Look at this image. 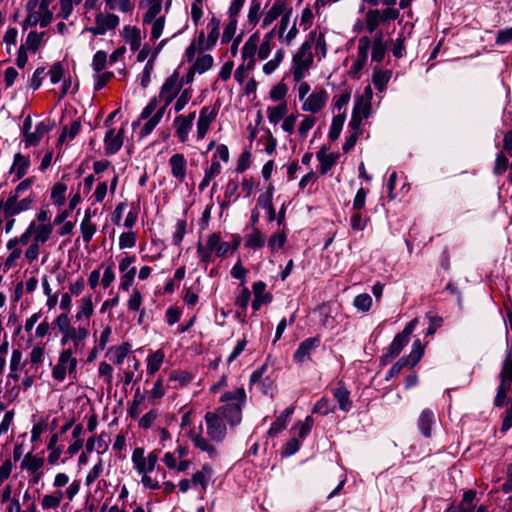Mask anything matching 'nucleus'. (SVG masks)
<instances>
[{
  "label": "nucleus",
  "instance_id": "473e14b6",
  "mask_svg": "<svg viewBox=\"0 0 512 512\" xmlns=\"http://www.w3.org/2000/svg\"><path fill=\"white\" fill-rule=\"evenodd\" d=\"M331 392L341 411L347 413L352 409L353 402L350 398V392L343 385L339 384Z\"/></svg>",
  "mask_w": 512,
  "mask_h": 512
},
{
  "label": "nucleus",
  "instance_id": "bf43d9fd",
  "mask_svg": "<svg viewBox=\"0 0 512 512\" xmlns=\"http://www.w3.org/2000/svg\"><path fill=\"white\" fill-rule=\"evenodd\" d=\"M18 30L16 27L9 26L4 32L3 43L6 46V51L11 54L12 48L17 45Z\"/></svg>",
  "mask_w": 512,
  "mask_h": 512
},
{
  "label": "nucleus",
  "instance_id": "c756f323",
  "mask_svg": "<svg viewBox=\"0 0 512 512\" xmlns=\"http://www.w3.org/2000/svg\"><path fill=\"white\" fill-rule=\"evenodd\" d=\"M254 293V300L252 301V308L254 311L260 309L264 304H269L272 301V295L266 292V283L263 281L255 282L252 286Z\"/></svg>",
  "mask_w": 512,
  "mask_h": 512
},
{
  "label": "nucleus",
  "instance_id": "680f3d73",
  "mask_svg": "<svg viewBox=\"0 0 512 512\" xmlns=\"http://www.w3.org/2000/svg\"><path fill=\"white\" fill-rule=\"evenodd\" d=\"M354 307L361 312H368L372 306V297L367 293L357 295L353 301Z\"/></svg>",
  "mask_w": 512,
  "mask_h": 512
},
{
  "label": "nucleus",
  "instance_id": "ea45409f",
  "mask_svg": "<svg viewBox=\"0 0 512 512\" xmlns=\"http://www.w3.org/2000/svg\"><path fill=\"white\" fill-rule=\"evenodd\" d=\"M165 358L163 350L159 349L154 353L148 355L146 359V369L149 376H153L157 371L160 370Z\"/></svg>",
  "mask_w": 512,
  "mask_h": 512
},
{
  "label": "nucleus",
  "instance_id": "a211bd4d",
  "mask_svg": "<svg viewBox=\"0 0 512 512\" xmlns=\"http://www.w3.org/2000/svg\"><path fill=\"white\" fill-rule=\"evenodd\" d=\"M371 40L368 37H361L358 41L357 58L353 61L349 74L354 78H359L361 70L367 63Z\"/></svg>",
  "mask_w": 512,
  "mask_h": 512
},
{
  "label": "nucleus",
  "instance_id": "20e7f679",
  "mask_svg": "<svg viewBox=\"0 0 512 512\" xmlns=\"http://www.w3.org/2000/svg\"><path fill=\"white\" fill-rule=\"evenodd\" d=\"M84 347L85 343H79L77 350L75 344H68L67 347H64L51 371L54 380L61 383L66 379L67 374L75 378L78 365L77 356L83 353Z\"/></svg>",
  "mask_w": 512,
  "mask_h": 512
},
{
  "label": "nucleus",
  "instance_id": "aec40b11",
  "mask_svg": "<svg viewBox=\"0 0 512 512\" xmlns=\"http://www.w3.org/2000/svg\"><path fill=\"white\" fill-rule=\"evenodd\" d=\"M195 117V112H191L188 115H178L175 117L173 121V127L175 129L176 136L181 143H185L188 140Z\"/></svg>",
  "mask_w": 512,
  "mask_h": 512
},
{
  "label": "nucleus",
  "instance_id": "f3484780",
  "mask_svg": "<svg viewBox=\"0 0 512 512\" xmlns=\"http://www.w3.org/2000/svg\"><path fill=\"white\" fill-rule=\"evenodd\" d=\"M120 24V18L114 13H98L95 17V25L88 28L93 35H105L108 31L116 29Z\"/></svg>",
  "mask_w": 512,
  "mask_h": 512
},
{
  "label": "nucleus",
  "instance_id": "f704fd0d",
  "mask_svg": "<svg viewBox=\"0 0 512 512\" xmlns=\"http://www.w3.org/2000/svg\"><path fill=\"white\" fill-rule=\"evenodd\" d=\"M512 404V386L500 382L497 387L494 405L496 407H508Z\"/></svg>",
  "mask_w": 512,
  "mask_h": 512
},
{
  "label": "nucleus",
  "instance_id": "09e8293b",
  "mask_svg": "<svg viewBox=\"0 0 512 512\" xmlns=\"http://www.w3.org/2000/svg\"><path fill=\"white\" fill-rule=\"evenodd\" d=\"M33 228H34V221H31L30 224L28 225V227L26 228V230L19 237H14L7 242V244H6L7 249H11L13 247V245L18 246L19 244H21V245L30 244V242L33 239Z\"/></svg>",
  "mask_w": 512,
  "mask_h": 512
},
{
  "label": "nucleus",
  "instance_id": "bb28decb",
  "mask_svg": "<svg viewBox=\"0 0 512 512\" xmlns=\"http://www.w3.org/2000/svg\"><path fill=\"white\" fill-rule=\"evenodd\" d=\"M31 162L28 156L16 153L13 157V163L9 169V174L14 176L13 181L22 179L28 172Z\"/></svg>",
  "mask_w": 512,
  "mask_h": 512
},
{
  "label": "nucleus",
  "instance_id": "b1692460",
  "mask_svg": "<svg viewBox=\"0 0 512 512\" xmlns=\"http://www.w3.org/2000/svg\"><path fill=\"white\" fill-rule=\"evenodd\" d=\"M319 344L320 339L318 337H311L302 341L293 355L294 361L301 364L310 360L311 352L315 350Z\"/></svg>",
  "mask_w": 512,
  "mask_h": 512
},
{
  "label": "nucleus",
  "instance_id": "423d86ee",
  "mask_svg": "<svg viewBox=\"0 0 512 512\" xmlns=\"http://www.w3.org/2000/svg\"><path fill=\"white\" fill-rule=\"evenodd\" d=\"M55 324L61 333L60 344L65 347L68 344H75L76 349L79 347V343H85L89 331L85 327H73L70 324V319L67 313L60 314Z\"/></svg>",
  "mask_w": 512,
  "mask_h": 512
},
{
  "label": "nucleus",
  "instance_id": "0eeeda50",
  "mask_svg": "<svg viewBox=\"0 0 512 512\" xmlns=\"http://www.w3.org/2000/svg\"><path fill=\"white\" fill-rule=\"evenodd\" d=\"M313 52L308 43H302L292 57L291 72L295 81L303 80L313 65Z\"/></svg>",
  "mask_w": 512,
  "mask_h": 512
},
{
  "label": "nucleus",
  "instance_id": "58836bf2",
  "mask_svg": "<svg viewBox=\"0 0 512 512\" xmlns=\"http://www.w3.org/2000/svg\"><path fill=\"white\" fill-rule=\"evenodd\" d=\"M391 77V70H383L378 67H375L373 71L372 82L378 91L383 92L386 90L387 84L390 81Z\"/></svg>",
  "mask_w": 512,
  "mask_h": 512
},
{
  "label": "nucleus",
  "instance_id": "412c9836",
  "mask_svg": "<svg viewBox=\"0 0 512 512\" xmlns=\"http://www.w3.org/2000/svg\"><path fill=\"white\" fill-rule=\"evenodd\" d=\"M124 141V128L119 129L116 131L113 128H110L104 137V151L105 154L110 156L117 153Z\"/></svg>",
  "mask_w": 512,
  "mask_h": 512
},
{
  "label": "nucleus",
  "instance_id": "72a5a7b5",
  "mask_svg": "<svg viewBox=\"0 0 512 512\" xmlns=\"http://www.w3.org/2000/svg\"><path fill=\"white\" fill-rule=\"evenodd\" d=\"M213 471L211 466L203 465L201 470L193 474L191 482L194 489H199L201 492H205L208 483L212 477Z\"/></svg>",
  "mask_w": 512,
  "mask_h": 512
},
{
  "label": "nucleus",
  "instance_id": "4be33fe9",
  "mask_svg": "<svg viewBox=\"0 0 512 512\" xmlns=\"http://www.w3.org/2000/svg\"><path fill=\"white\" fill-rule=\"evenodd\" d=\"M23 128L26 147L36 146L49 130L45 122L42 121L35 126V130L33 132H30L29 129L31 128V121L29 119L25 120Z\"/></svg>",
  "mask_w": 512,
  "mask_h": 512
},
{
  "label": "nucleus",
  "instance_id": "69168bd1",
  "mask_svg": "<svg viewBox=\"0 0 512 512\" xmlns=\"http://www.w3.org/2000/svg\"><path fill=\"white\" fill-rule=\"evenodd\" d=\"M192 98V90L190 88L181 89L180 93L177 96L176 102L174 104L175 112L182 111L188 102Z\"/></svg>",
  "mask_w": 512,
  "mask_h": 512
},
{
  "label": "nucleus",
  "instance_id": "a18cd8bd",
  "mask_svg": "<svg viewBox=\"0 0 512 512\" xmlns=\"http://www.w3.org/2000/svg\"><path fill=\"white\" fill-rule=\"evenodd\" d=\"M105 6L110 11H119L121 13H132L135 4L132 0H104Z\"/></svg>",
  "mask_w": 512,
  "mask_h": 512
},
{
  "label": "nucleus",
  "instance_id": "864d4df0",
  "mask_svg": "<svg viewBox=\"0 0 512 512\" xmlns=\"http://www.w3.org/2000/svg\"><path fill=\"white\" fill-rule=\"evenodd\" d=\"M22 367V352L19 349H14L10 359V373L9 378L17 381L19 379L18 370Z\"/></svg>",
  "mask_w": 512,
  "mask_h": 512
},
{
  "label": "nucleus",
  "instance_id": "7ed1b4c3",
  "mask_svg": "<svg viewBox=\"0 0 512 512\" xmlns=\"http://www.w3.org/2000/svg\"><path fill=\"white\" fill-rule=\"evenodd\" d=\"M223 403L215 412L225 417L226 423L230 427H235L241 423L242 408L246 402V392L243 387H238L233 391H227L220 397Z\"/></svg>",
  "mask_w": 512,
  "mask_h": 512
},
{
  "label": "nucleus",
  "instance_id": "f03ea898",
  "mask_svg": "<svg viewBox=\"0 0 512 512\" xmlns=\"http://www.w3.org/2000/svg\"><path fill=\"white\" fill-rule=\"evenodd\" d=\"M33 183L34 177L23 179L5 201H0L5 218L14 217L33 207L36 201V194L32 191Z\"/></svg>",
  "mask_w": 512,
  "mask_h": 512
},
{
  "label": "nucleus",
  "instance_id": "8fccbe9b",
  "mask_svg": "<svg viewBox=\"0 0 512 512\" xmlns=\"http://www.w3.org/2000/svg\"><path fill=\"white\" fill-rule=\"evenodd\" d=\"M409 340L401 334H397L387 349L384 358H394L400 354L402 349L408 344Z\"/></svg>",
  "mask_w": 512,
  "mask_h": 512
},
{
  "label": "nucleus",
  "instance_id": "e2e57ef3",
  "mask_svg": "<svg viewBox=\"0 0 512 512\" xmlns=\"http://www.w3.org/2000/svg\"><path fill=\"white\" fill-rule=\"evenodd\" d=\"M423 353H424V349H423V346H422L420 340H416L412 345V350H411L409 356L405 357L406 360H409V362H407L409 364V366H411V367L415 366L422 358Z\"/></svg>",
  "mask_w": 512,
  "mask_h": 512
},
{
  "label": "nucleus",
  "instance_id": "1a4fd4ad",
  "mask_svg": "<svg viewBox=\"0 0 512 512\" xmlns=\"http://www.w3.org/2000/svg\"><path fill=\"white\" fill-rule=\"evenodd\" d=\"M183 87V80L180 78L177 72L170 75L160 88L157 99V105L159 102L163 103V106L159 109H164L172 103V101L178 96Z\"/></svg>",
  "mask_w": 512,
  "mask_h": 512
},
{
  "label": "nucleus",
  "instance_id": "9d476101",
  "mask_svg": "<svg viewBox=\"0 0 512 512\" xmlns=\"http://www.w3.org/2000/svg\"><path fill=\"white\" fill-rule=\"evenodd\" d=\"M400 17V10L385 8L383 10L370 9L365 15V25L369 33L374 32L379 25L395 21Z\"/></svg>",
  "mask_w": 512,
  "mask_h": 512
},
{
  "label": "nucleus",
  "instance_id": "6e6552de",
  "mask_svg": "<svg viewBox=\"0 0 512 512\" xmlns=\"http://www.w3.org/2000/svg\"><path fill=\"white\" fill-rule=\"evenodd\" d=\"M372 98V88L366 86L362 94L355 100L350 123L357 129L359 125L362 126V121L369 118L372 113Z\"/></svg>",
  "mask_w": 512,
  "mask_h": 512
},
{
  "label": "nucleus",
  "instance_id": "c03bdc74",
  "mask_svg": "<svg viewBox=\"0 0 512 512\" xmlns=\"http://www.w3.org/2000/svg\"><path fill=\"white\" fill-rule=\"evenodd\" d=\"M434 423V414L431 410L425 409L418 419V428L425 437H430L431 427Z\"/></svg>",
  "mask_w": 512,
  "mask_h": 512
},
{
  "label": "nucleus",
  "instance_id": "052dcab7",
  "mask_svg": "<svg viewBox=\"0 0 512 512\" xmlns=\"http://www.w3.org/2000/svg\"><path fill=\"white\" fill-rule=\"evenodd\" d=\"M237 26L238 20L228 19L221 35V44H228L234 38Z\"/></svg>",
  "mask_w": 512,
  "mask_h": 512
},
{
  "label": "nucleus",
  "instance_id": "49530a36",
  "mask_svg": "<svg viewBox=\"0 0 512 512\" xmlns=\"http://www.w3.org/2000/svg\"><path fill=\"white\" fill-rule=\"evenodd\" d=\"M264 12L259 0H252L249 6L247 21L251 27H255L263 17Z\"/></svg>",
  "mask_w": 512,
  "mask_h": 512
},
{
  "label": "nucleus",
  "instance_id": "ddd939ff",
  "mask_svg": "<svg viewBox=\"0 0 512 512\" xmlns=\"http://www.w3.org/2000/svg\"><path fill=\"white\" fill-rule=\"evenodd\" d=\"M164 115V109H157V99L152 98L141 112V119H148L141 130V136L146 137L159 124Z\"/></svg>",
  "mask_w": 512,
  "mask_h": 512
},
{
  "label": "nucleus",
  "instance_id": "f257e3e1",
  "mask_svg": "<svg viewBox=\"0 0 512 512\" xmlns=\"http://www.w3.org/2000/svg\"><path fill=\"white\" fill-rule=\"evenodd\" d=\"M204 419L207 428V435L210 440L203 437L201 425L198 432L191 431L189 433V438L197 449L206 452L210 458H216L218 452L211 442L220 443L224 441L227 435L226 420L224 416L215 411L207 412Z\"/></svg>",
  "mask_w": 512,
  "mask_h": 512
},
{
  "label": "nucleus",
  "instance_id": "5701e85b",
  "mask_svg": "<svg viewBox=\"0 0 512 512\" xmlns=\"http://www.w3.org/2000/svg\"><path fill=\"white\" fill-rule=\"evenodd\" d=\"M273 195L274 186L272 183H269L265 192L261 193L257 198V206L266 211L268 222H273L276 219V210L272 203Z\"/></svg>",
  "mask_w": 512,
  "mask_h": 512
},
{
  "label": "nucleus",
  "instance_id": "e433bc0d",
  "mask_svg": "<svg viewBox=\"0 0 512 512\" xmlns=\"http://www.w3.org/2000/svg\"><path fill=\"white\" fill-rule=\"evenodd\" d=\"M52 232L53 224H37L36 221H34L32 240L43 245L51 238Z\"/></svg>",
  "mask_w": 512,
  "mask_h": 512
},
{
  "label": "nucleus",
  "instance_id": "2eb2a0df",
  "mask_svg": "<svg viewBox=\"0 0 512 512\" xmlns=\"http://www.w3.org/2000/svg\"><path fill=\"white\" fill-rule=\"evenodd\" d=\"M220 25V19L216 16H212L206 26L208 31L207 36H205L204 32H200L198 35V48L200 50H212L216 46L219 38Z\"/></svg>",
  "mask_w": 512,
  "mask_h": 512
},
{
  "label": "nucleus",
  "instance_id": "a19ab883",
  "mask_svg": "<svg viewBox=\"0 0 512 512\" xmlns=\"http://www.w3.org/2000/svg\"><path fill=\"white\" fill-rule=\"evenodd\" d=\"M288 107L285 101L281 102L277 106H269L266 109V114L269 122L273 125H277L287 115Z\"/></svg>",
  "mask_w": 512,
  "mask_h": 512
},
{
  "label": "nucleus",
  "instance_id": "c85d7f7f",
  "mask_svg": "<svg viewBox=\"0 0 512 512\" xmlns=\"http://www.w3.org/2000/svg\"><path fill=\"white\" fill-rule=\"evenodd\" d=\"M169 165L171 168V174L180 183L186 178L187 161L183 154H173L169 159Z\"/></svg>",
  "mask_w": 512,
  "mask_h": 512
},
{
  "label": "nucleus",
  "instance_id": "c9c22d12",
  "mask_svg": "<svg viewBox=\"0 0 512 512\" xmlns=\"http://www.w3.org/2000/svg\"><path fill=\"white\" fill-rule=\"evenodd\" d=\"M317 160L320 162V173L325 175L336 164L338 155L335 153H328L325 147H322L317 152Z\"/></svg>",
  "mask_w": 512,
  "mask_h": 512
},
{
  "label": "nucleus",
  "instance_id": "6e6d98bb",
  "mask_svg": "<svg viewBox=\"0 0 512 512\" xmlns=\"http://www.w3.org/2000/svg\"><path fill=\"white\" fill-rule=\"evenodd\" d=\"M93 312L94 307L91 297H84L80 301L79 311L76 313L75 318L77 320H82L83 318L89 319Z\"/></svg>",
  "mask_w": 512,
  "mask_h": 512
},
{
  "label": "nucleus",
  "instance_id": "393cba45",
  "mask_svg": "<svg viewBox=\"0 0 512 512\" xmlns=\"http://www.w3.org/2000/svg\"><path fill=\"white\" fill-rule=\"evenodd\" d=\"M304 43L309 44L310 51L314 48L315 54L319 60L324 58L327 54V44L325 36L321 31L313 30L309 33L308 38Z\"/></svg>",
  "mask_w": 512,
  "mask_h": 512
},
{
  "label": "nucleus",
  "instance_id": "cd10ccee",
  "mask_svg": "<svg viewBox=\"0 0 512 512\" xmlns=\"http://www.w3.org/2000/svg\"><path fill=\"white\" fill-rule=\"evenodd\" d=\"M259 43L258 34H252L244 43L241 56L242 59L247 63V69H253L255 66V55H257V47Z\"/></svg>",
  "mask_w": 512,
  "mask_h": 512
},
{
  "label": "nucleus",
  "instance_id": "774afa93",
  "mask_svg": "<svg viewBox=\"0 0 512 512\" xmlns=\"http://www.w3.org/2000/svg\"><path fill=\"white\" fill-rule=\"evenodd\" d=\"M312 412L320 414L322 416H326L329 413L334 412V407L331 405L329 399H327L326 397H322L315 403Z\"/></svg>",
  "mask_w": 512,
  "mask_h": 512
},
{
  "label": "nucleus",
  "instance_id": "3c124183",
  "mask_svg": "<svg viewBox=\"0 0 512 512\" xmlns=\"http://www.w3.org/2000/svg\"><path fill=\"white\" fill-rule=\"evenodd\" d=\"M63 496H64L63 492H61L59 490L54 491L51 494L44 495L41 500L42 509L43 510L56 509L60 505V503L63 499Z\"/></svg>",
  "mask_w": 512,
  "mask_h": 512
},
{
  "label": "nucleus",
  "instance_id": "4468645a",
  "mask_svg": "<svg viewBox=\"0 0 512 512\" xmlns=\"http://www.w3.org/2000/svg\"><path fill=\"white\" fill-rule=\"evenodd\" d=\"M328 92L323 88H315L309 96L301 102V110L306 113L317 114L321 112L328 102Z\"/></svg>",
  "mask_w": 512,
  "mask_h": 512
},
{
  "label": "nucleus",
  "instance_id": "7c9ffc66",
  "mask_svg": "<svg viewBox=\"0 0 512 512\" xmlns=\"http://www.w3.org/2000/svg\"><path fill=\"white\" fill-rule=\"evenodd\" d=\"M121 36L123 37L125 43L130 46L131 51L135 52L140 49L142 35L138 27L131 25L124 26L121 31Z\"/></svg>",
  "mask_w": 512,
  "mask_h": 512
},
{
  "label": "nucleus",
  "instance_id": "0e129e2a",
  "mask_svg": "<svg viewBox=\"0 0 512 512\" xmlns=\"http://www.w3.org/2000/svg\"><path fill=\"white\" fill-rule=\"evenodd\" d=\"M287 240V235L284 231L274 233L268 240V246L271 252H275L278 249L284 247Z\"/></svg>",
  "mask_w": 512,
  "mask_h": 512
},
{
  "label": "nucleus",
  "instance_id": "603ef678",
  "mask_svg": "<svg viewBox=\"0 0 512 512\" xmlns=\"http://www.w3.org/2000/svg\"><path fill=\"white\" fill-rule=\"evenodd\" d=\"M130 348L131 346L129 343H123L121 345L111 347L109 349L111 360L117 365L122 364L128 352L130 351Z\"/></svg>",
  "mask_w": 512,
  "mask_h": 512
},
{
  "label": "nucleus",
  "instance_id": "f8f14e48",
  "mask_svg": "<svg viewBox=\"0 0 512 512\" xmlns=\"http://www.w3.org/2000/svg\"><path fill=\"white\" fill-rule=\"evenodd\" d=\"M158 459L159 455L156 450L151 451L146 456L145 450L142 447L135 448L131 456L133 468L139 475L152 472L156 467Z\"/></svg>",
  "mask_w": 512,
  "mask_h": 512
},
{
  "label": "nucleus",
  "instance_id": "de8ad7c7",
  "mask_svg": "<svg viewBox=\"0 0 512 512\" xmlns=\"http://www.w3.org/2000/svg\"><path fill=\"white\" fill-rule=\"evenodd\" d=\"M370 49H372V54H371L372 61H375V62L383 61L385 53H386V45L383 41L382 34H379L374 38L373 43H371Z\"/></svg>",
  "mask_w": 512,
  "mask_h": 512
},
{
  "label": "nucleus",
  "instance_id": "a878e982",
  "mask_svg": "<svg viewBox=\"0 0 512 512\" xmlns=\"http://www.w3.org/2000/svg\"><path fill=\"white\" fill-rule=\"evenodd\" d=\"M43 465L44 459L42 457H38L32 453H27L21 462V469L33 474L34 483H37L42 477V473L39 472V470L43 467Z\"/></svg>",
  "mask_w": 512,
  "mask_h": 512
},
{
  "label": "nucleus",
  "instance_id": "9b49d317",
  "mask_svg": "<svg viewBox=\"0 0 512 512\" xmlns=\"http://www.w3.org/2000/svg\"><path fill=\"white\" fill-rule=\"evenodd\" d=\"M53 0H41L38 4V10L27 15L22 23V29L27 30L28 28L39 25L41 28L47 27L52 19L53 13L49 9L50 4Z\"/></svg>",
  "mask_w": 512,
  "mask_h": 512
},
{
  "label": "nucleus",
  "instance_id": "79ce46f5",
  "mask_svg": "<svg viewBox=\"0 0 512 512\" xmlns=\"http://www.w3.org/2000/svg\"><path fill=\"white\" fill-rule=\"evenodd\" d=\"M294 412L293 407L286 408L277 418L276 420L271 424V427L268 431L269 435L275 436L279 432H281L287 425L291 415Z\"/></svg>",
  "mask_w": 512,
  "mask_h": 512
},
{
  "label": "nucleus",
  "instance_id": "6ab92c4d",
  "mask_svg": "<svg viewBox=\"0 0 512 512\" xmlns=\"http://www.w3.org/2000/svg\"><path fill=\"white\" fill-rule=\"evenodd\" d=\"M217 117V110L212 106H205L200 110L197 120V140H202Z\"/></svg>",
  "mask_w": 512,
  "mask_h": 512
},
{
  "label": "nucleus",
  "instance_id": "4c0bfd02",
  "mask_svg": "<svg viewBox=\"0 0 512 512\" xmlns=\"http://www.w3.org/2000/svg\"><path fill=\"white\" fill-rule=\"evenodd\" d=\"M45 32L30 31L21 45L32 53H36L44 43Z\"/></svg>",
  "mask_w": 512,
  "mask_h": 512
},
{
  "label": "nucleus",
  "instance_id": "338daca9",
  "mask_svg": "<svg viewBox=\"0 0 512 512\" xmlns=\"http://www.w3.org/2000/svg\"><path fill=\"white\" fill-rule=\"evenodd\" d=\"M316 123L315 117L303 115L302 120L298 126V133L301 139H305L308 132L313 128Z\"/></svg>",
  "mask_w": 512,
  "mask_h": 512
},
{
  "label": "nucleus",
  "instance_id": "37998d69",
  "mask_svg": "<svg viewBox=\"0 0 512 512\" xmlns=\"http://www.w3.org/2000/svg\"><path fill=\"white\" fill-rule=\"evenodd\" d=\"M266 242L264 234L256 227L245 236V246L247 248L257 250L264 247Z\"/></svg>",
  "mask_w": 512,
  "mask_h": 512
},
{
  "label": "nucleus",
  "instance_id": "dca6fc26",
  "mask_svg": "<svg viewBox=\"0 0 512 512\" xmlns=\"http://www.w3.org/2000/svg\"><path fill=\"white\" fill-rule=\"evenodd\" d=\"M292 14V6L286 0H275L262 17L261 27H269L278 18Z\"/></svg>",
  "mask_w": 512,
  "mask_h": 512
},
{
  "label": "nucleus",
  "instance_id": "2f4dec72",
  "mask_svg": "<svg viewBox=\"0 0 512 512\" xmlns=\"http://www.w3.org/2000/svg\"><path fill=\"white\" fill-rule=\"evenodd\" d=\"M499 382L512 386V345L507 341L505 358L499 373Z\"/></svg>",
  "mask_w": 512,
  "mask_h": 512
},
{
  "label": "nucleus",
  "instance_id": "4d7b16f0",
  "mask_svg": "<svg viewBox=\"0 0 512 512\" xmlns=\"http://www.w3.org/2000/svg\"><path fill=\"white\" fill-rule=\"evenodd\" d=\"M284 56H285L284 50L278 49L275 52L273 58L263 65L262 70H263L264 74H266V75L272 74L279 67V65L281 64V62L284 59Z\"/></svg>",
  "mask_w": 512,
  "mask_h": 512
},
{
  "label": "nucleus",
  "instance_id": "13d9d810",
  "mask_svg": "<svg viewBox=\"0 0 512 512\" xmlns=\"http://www.w3.org/2000/svg\"><path fill=\"white\" fill-rule=\"evenodd\" d=\"M213 57L209 54H204L196 59L192 69L193 71L203 74L213 66Z\"/></svg>",
  "mask_w": 512,
  "mask_h": 512
},
{
  "label": "nucleus",
  "instance_id": "5fc2aeb1",
  "mask_svg": "<svg viewBox=\"0 0 512 512\" xmlns=\"http://www.w3.org/2000/svg\"><path fill=\"white\" fill-rule=\"evenodd\" d=\"M80 230L84 242L88 244L96 232V226L92 223L90 215L85 214L80 224Z\"/></svg>",
  "mask_w": 512,
  "mask_h": 512
},
{
  "label": "nucleus",
  "instance_id": "39448f33",
  "mask_svg": "<svg viewBox=\"0 0 512 512\" xmlns=\"http://www.w3.org/2000/svg\"><path fill=\"white\" fill-rule=\"evenodd\" d=\"M143 6V24L151 26V40H157L161 37L166 23V17L161 13L163 0H144Z\"/></svg>",
  "mask_w": 512,
  "mask_h": 512
}]
</instances>
